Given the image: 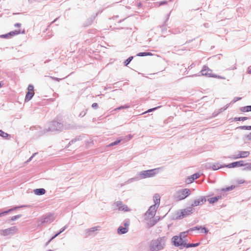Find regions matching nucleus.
I'll return each mask as SVG.
<instances>
[{"label":"nucleus","instance_id":"f257e3e1","mask_svg":"<svg viewBox=\"0 0 251 251\" xmlns=\"http://www.w3.org/2000/svg\"><path fill=\"white\" fill-rule=\"evenodd\" d=\"M160 199V196L157 194H155L153 196L154 204L150 207L149 209L145 214L144 219L146 224L149 227L154 225L159 220L158 219H156V217L154 218V217L156 213V210L159 206Z\"/></svg>","mask_w":251,"mask_h":251},{"label":"nucleus","instance_id":"f03ea898","mask_svg":"<svg viewBox=\"0 0 251 251\" xmlns=\"http://www.w3.org/2000/svg\"><path fill=\"white\" fill-rule=\"evenodd\" d=\"M166 239L164 237H160L153 240L150 246L151 251H158L164 248L165 245Z\"/></svg>","mask_w":251,"mask_h":251},{"label":"nucleus","instance_id":"7ed1b4c3","mask_svg":"<svg viewBox=\"0 0 251 251\" xmlns=\"http://www.w3.org/2000/svg\"><path fill=\"white\" fill-rule=\"evenodd\" d=\"M194 211V209L192 207H188L186 209H181L176 212L174 215V218L176 219H181L187 216L190 215Z\"/></svg>","mask_w":251,"mask_h":251},{"label":"nucleus","instance_id":"20e7f679","mask_svg":"<svg viewBox=\"0 0 251 251\" xmlns=\"http://www.w3.org/2000/svg\"><path fill=\"white\" fill-rule=\"evenodd\" d=\"M159 173V168L149 170L147 171H143L140 172L138 174V178L139 179H143L148 177L154 176L155 175Z\"/></svg>","mask_w":251,"mask_h":251},{"label":"nucleus","instance_id":"39448f33","mask_svg":"<svg viewBox=\"0 0 251 251\" xmlns=\"http://www.w3.org/2000/svg\"><path fill=\"white\" fill-rule=\"evenodd\" d=\"M190 194V191L188 189H183L177 191L174 195V199L177 201H181L187 197H188Z\"/></svg>","mask_w":251,"mask_h":251},{"label":"nucleus","instance_id":"423d86ee","mask_svg":"<svg viewBox=\"0 0 251 251\" xmlns=\"http://www.w3.org/2000/svg\"><path fill=\"white\" fill-rule=\"evenodd\" d=\"M17 231L18 228L16 226H12L10 228L0 230V233L3 236H6L13 235L16 233Z\"/></svg>","mask_w":251,"mask_h":251},{"label":"nucleus","instance_id":"0eeeda50","mask_svg":"<svg viewBox=\"0 0 251 251\" xmlns=\"http://www.w3.org/2000/svg\"><path fill=\"white\" fill-rule=\"evenodd\" d=\"M172 242L174 245L176 246H182L185 247L186 242L185 240L180 236H175L172 238Z\"/></svg>","mask_w":251,"mask_h":251},{"label":"nucleus","instance_id":"6e6552de","mask_svg":"<svg viewBox=\"0 0 251 251\" xmlns=\"http://www.w3.org/2000/svg\"><path fill=\"white\" fill-rule=\"evenodd\" d=\"M201 75L209 77H218L223 78L220 76H217L212 73V71L206 66H204L201 71Z\"/></svg>","mask_w":251,"mask_h":251},{"label":"nucleus","instance_id":"1a4fd4ad","mask_svg":"<svg viewBox=\"0 0 251 251\" xmlns=\"http://www.w3.org/2000/svg\"><path fill=\"white\" fill-rule=\"evenodd\" d=\"M250 154V152L248 151H239L238 154L234 155L230 157V158L233 159H236L240 158H245L248 157Z\"/></svg>","mask_w":251,"mask_h":251},{"label":"nucleus","instance_id":"9d476101","mask_svg":"<svg viewBox=\"0 0 251 251\" xmlns=\"http://www.w3.org/2000/svg\"><path fill=\"white\" fill-rule=\"evenodd\" d=\"M113 206L120 210L124 211H128L129 209L128 207L125 204H123L121 201H117L115 202Z\"/></svg>","mask_w":251,"mask_h":251},{"label":"nucleus","instance_id":"9b49d317","mask_svg":"<svg viewBox=\"0 0 251 251\" xmlns=\"http://www.w3.org/2000/svg\"><path fill=\"white\" fill-rule=\"evenodd\" d=\"M28 92L26 95L25 100L27 101L31 100L34 94L33 86L32 85H29L28 88Z\"/></svg>","mask_w":251,"mask_h":251},{"label":"nucleus","instance_id":"f8f14e48","mask_svg":"<svg viewBox=\"0 0 251 251\" xmlns=\"http://www.w3.org/2000/svg\"><path fill=\"white\" fill-rule=\"evenodd\" d=\"M61 127L62 125L60 123L57 122H54L51 124L49 129L50 130L53 131L60 130L61 129Z\"/></svg>","mask_w":251,"mask_h":251},{"label":"nucleus","instance_id":"ddd939ff","mask_svg":"<svg viewBox=\"0 0 251 251\" xmlns=\"http://www.w3.org/2000/svg\"><path fill=\"white\" fill-rule=\"evenodd\" d=\"M55 219V216L53 214H49L47 215L43 220L42 223H51Z\"/></svg>","mask_w":251,"mask_h":251},{"label":"nucleus","instance_id":"4468645a","mask_svg":"<svg viewBox=\"0 0 251 251\" xmlns=\"http://www.w3.org/2000/svg\"><path fill=\"white\" fill-rule=\"evenodd\" d=\"M206 200L203 197H201L198 200H195L193 203L192 204V206H197L200 205H201L203 204Z\"/></svg>","mask_w":251,"mask_h":251},{"label":"nucleus","instance_id":"2eb2a0df","mask_svg":"<svg viewBox=\"0 0 251 251\" xmlns=\"http://www.w3.org/2000/svg\"><path fill=\"white\" fill-rule=\"evenodd\" d=\"M200 177L199 174H195L193 175L191 177H188L186 180V183H192L195 179L199 178Z\"/></svg>","mask_w":251,"mask_h":251},{"label":"nucleus","instance_id":"dca6fc26","mask_svg":"<svg viewBox=\"0 0 251 251\" xmlns=\"http://www.w3.org/2000/svg\"><path fill=\"white\" fill-rule=\"evenodd\" d=\"M195 229H199V228H198V226H196L194 228H190L187 231L180 233L179 236L181 237V238L183 239L187 236V233H188L189 231L195 230Z\"/></svg>","mask_w":251,"mask_h":251},{"label":"nucleus","instance_id":"f3484780","mask_svg":"<svg viewBox=\"0 0 251 251\" xmlns=\"http://www.w3.org/2000/svg\"><path fill=\"white\" fill-rule=\"evenodd\" d=\"M19 33H20L19 30H15L14 31L10 32L8 34L1 35V37H4V38H9L10 36H14L15 35L19 34Z\"/></svg>","mask_w":251,"mask_h":251},{"label":"nucleus","instance_id":"a211bd4d","mask_svg":"<svg viewBox=\"0 0 251 251\" xmlns=\"http://www.w3.org/2000/svg\"><path fill=\"white\" fill-rule=\"evenodd\" d=\"M127 227H120L118 229V232L119 234H124L127 232Z\"/></svg>","mask_w":251,"mask_h":251},{"label":"nucleus","instance_id":"6ab92c4d","mask_svg":"<svg viewBox=\"0 0 251 251\" xmlns=\"http://www.w3.org/2000/svg\"><path fill=\"white\" fill-rule=\"evenodd\" d=\"M34 192L35 194L40 195L45 194V190L43 188L37 189L34 191Z\"/></svg>","mask_w":251,"mask_h":251},{"label":"nucleus","instance_id":"aec40b11","mask_svg":"<svg viewBox=\"0 0 251 251\" xmlns=\"http://www.w3.org/2000/svg\"><path fill=\"white\" fill-rule=\"evenodd\" d=\"M221 197H215L213 198H210L208 199V201L210 203H213L216 202Z\"/></svg>","mask_w":251,"mask_h":251},{"label":"nucleus","instance_id":"412c9836","mask_svg":"<svg viewBox=\"0 0 251 251\" xmlns=\"http://www.w3.org/2000/svg\"><path fill=\"white\" fill-rule=\"evenodd\" d=\"M240 111L244 112L251 111V106L242 107L240 108Z\"/></svg>","mask_w":251,"mask_h":251},{"label":"nucleus","instance_id":"4be33fe9","mask_svg":"<svg viewBox=\"0 0 251 251\" xmlns=\"http://www.w3.org/2000/svg\"><path fill=\"white\" fill-rule=\"evenodd\" d=\"M20 207H15L12 209H10L9 210H7V211H5L4 212H1V213H0V217L1 216H2L6 214H7L8 212H9L10 211H13V210H16L17 209V208H19Z\"/></svg>","mask_w":251,"mask_h":251},{"label":"nucleus","instance_id":"5701e85b","mask_svg":"<svg viewBox=\"0 0 251 251\" xmlns=\"http://www.w3.org/2000/svg\"><path fill=\"white\" fill-rule=\"evenodd\" d=\"M99 230V227H94L88 229V235H91V232Z\"/></svg>","mask_w":251,"mask_h":251},{"label":"nucleus","instance_id":"b1692460","mask_svg":"<svg viewBox=\"0 0 251 251\" xmlns=\"http://www.w3.org/2000/svg\"><path fill=\"white\" fill-rule=\"evenodd\" d=\"M235 163H236V165L237 167H241V166H245V164H244V161L242 160L235 162Z\"/></svg>","mask_w":251,"mask_h":251},{"label":"nucleus","instance_id":"393cba45","mask_svg":"<svg viewBox=\"0 0 251 251\" xmlns=\"http://www.w3.org/2000/svg\"><path fill=\"white\" fill-rule=\"evenodd\" d=\"M225 167H227L228 168H231L237 167V166L236 165L235 162H233L232 163H230L229 164H227V165H226Z\"/></svg>","mask_w":251,"mask_h":251},{"label":"nucleus","instance_id":"a878e982","mask_svg":"<svg viewBox=\"0 0 251 251\" xmlns=\"http://www.w3.org/2000/svg\"><path fill=\"white\" fill-rule=\"evenodd\" d=\"M199 245V243L190 244H187L186 243V245H185V247H186V248L195 247H197Z\"/></svg>","mask_w":251,"mask_h":251},{"label":"nucleus","instance_id":"bb28decb","mask_svg":"<svg viewBox=\"0 0 251 251\" xmlns=\"http://www.w3.org/2000/svg\"><path fill=\"white\" fill-rule=\"evenodd\" d=\"M245 165L246 168L244 169V170H251V163H246Z\"/></svg>","mask_w":251,"mask_h":251},{"label":"nucleus","instance_id":"cd10ccee","mask_svg":"<svg viewBox=\"0 0 251 251\" xmlns=\"http://www.w3.org/2000/svg\"><path fill=\"white\" fill-rule=\"evenodd\" d=\"M199 228V230H200L201 233H207L208 232V230L205 228V227H198Z\"/></svg>","mask_w":251,"mask_h":251},{"label":"nucleus","instance_id":"c85d7f7f","mask_svg":"<svg viewBox=\"0 0 251 251\" xmlns=\"http://www.w3.org/2000/svg\"><path fill=\"white\" fill-rule=\"evenodd\" d=\"M150 55H151V53L150 52H141L138 53L137 55L140 56H143Z\"/></svg>","mask_w":251,"mask_h":251},{"label":"nucleus","instance_id":"c756f323","mask_svg":"<svg viewBox=\"0 0 251 251\" xmlns=\"http://www.w3.org/2000/svg\"><path fill=\"white\" fill-rule=\"evenodd\" d=\"M65 227H64V228H62V229H61V230H60V231L58 233H57V234H55L53 237H52V238H51L49 240V241L48 242V243H49L51 240H52L53 239H54V238H55L56 236H58V235L60 233L62 232L65 230Z\"/></svg>","mask_w":251,"mask_h":251},{"label":"nucleus","instance_id":"7c9ffc66","mask_svg":"<svg viewBox=\"0 0 251 251\" xmlns=\"http://www.w3.org/2000/svg\"><path fill=\"white\" fill-rule=\"evenodd\" d=\"M235 187L234 185H231L230 187H227L226 189H223L222 191H230L233 190Z\"/></svg>","mask_w":251,"mask_h":251},{"label":"nucleus","instance_id":"2f4dec72","mask_svg":"<svg viewBox=\"0 0 251 251\" xmlns=\"http://www.w3.org/2000/svg\"><path fill=\"white\" fill-rule=\"evenodd\" d=\"M247 119V117H238V118H234V120L236 121H244V120H246Z\"/></svg>","mask_w":251,"mask_h":251},{"label":"nucleus","instance_id":"473e14b6","mask_svg":"<svg viewBox=\"0 0 251 251\" xmlns=\"http://www.w3.org/2000/svg\"><path fill=\"white\" fill-rule=\"evenodd\" d=\"M245 181L243 179H238L236 180V183L238 184H241L244 183Z\"/></svg>","mask_w":251,"mask_h":251},{"label":"nucleus","instance_id":"72a5a7b5","mask_svg":"<svg viewBox=\"0 0 251 251\" xmlns=\"http://www.w3.org/2000/svg\"><path fill=\"white\" fill-rule=\"evenodd\" d=\"M0 136L3 137H6L8 136V134L4 132L3 131L0 130Z\"/></svg>","mask_w":251,"mask_h":251},{"label":"nucleus","instance_id":"f704fd0d","mask_svg":"<svg viewBox=\"0 0 251 251\" xmlns=\"http://www.w3.org/2000/svg\"><path fill=\"white\" fill-rule=\"evenodd\" d=\"M21 216H22L21 215H18L14 216L11 218V220L15 221V220H17V219L20 218Z\"/></svg>","mask_w":251,"mask_h":251},{"label":"nucleus","instance_id":"c9c22d12","mask_svg":"<svg viewBox=\"0 0 251 251\" xmlns=\"http://www.w3.org/2000/svg\"><path fill=\"white\" fill-rule=\"evenodd\" d=\"M133 57H129L126 61H125V64L126 65H127V64H128L129 63V62L131 61V60L132 59Z\"/></svg>","mask_w":251,"mask_h":251},{"label":"nucleus","instance_id":"e433bc0d","mask_svg":"<svg viewBox=\"0 0 251 251\" xmlns=\"http://www.w3.org/2000/svg\"><path fill=\"white\" fill-rule=\"evenodd\" d=\"M239 128H240L241 129H246L248 130V126H241L238 127Z\"/></svg>","mask_w":251,"mask_h":251},{"label":"nucleus","instance_id":"4c0bfd02","mask_svg":"<svg viewBox=\"0 0 251 251\" xmlns=\"http://www.w3.org/2000/svg\"><path fill=\"white\" fill-rule=\"evenodd\" d=\"M246 138L248 139V140L251 141V132L246 136Z\"/></svg>","mask_w":251,"mask_h":251},{"label":"nucleus","instance_id":"58836bf2","mask_svg":"<svg viewBox=\"0 0 251 251\" xmlns=\"http://www.w3.org/2000/svg\"><path fill=\"white\" fill-rule=\"evenodd\" d=\"M157 107H155V108H152V109H150L149 110H148L147 111L144 112V113H147V112H151L154 110H155L156 109H157Z\"/></svg>","mask_w":251,"mask_h":251},{"label":"nucleus","instance_id":"ea45409f","mask_svg":"<svg viewBox=\"0 0 251 251\" xmlns=\"http://www.w3.org/2000/svg\"><path fill=\"white\" fill-rule=\"evenodd\" d=\"M129 224V221H127V222H126L125 223V227H127V228H128V227Z\"/></svg>","mask_w":251,"mask_h":251},{"label":"nucleus","instance_id":"a19ab883","mask_svg":"<svg viewBox=\"0 0 251 251\" xmlns=\"http://www.w3.org/2000/svg\"><path fill=\"white\" fill-rule=\"evenodd\" d=\"M126 138H127V140H129L132 138V135H129L128 136H126Z\"/></svg>","mask_w":251,"mask_h":251},{"label":"nucleus","instance_id":"79ce46f5","mask_svg":"<svg viewBox=\"0 0 251 251\" xmlns=\"http://www.w3.org/2000/svg\"><path fill=\"white\" fill-rule=\"evenodd\" d=\"M218 169V168H217L216 165H213L212 166V169L214 170H216Z\"/></svg>","mask_w":251,"mask_h":251},{"label":"nucleus","instance_id":"37998d69","mask_svg":"<svg viewBox=\"0 0 251 251\" xmlns=\"http://www.w3.org/2000/svg\"><path fill=\"white\" fill-rule=\"evenodd\" d=\"M97 105H97V103H94L92 104V107L95 108V107H97Z\"/></svg>","mask_w":251,"mask_h":251},{"label":"nucleus","instance_id":"c03bdc74","mask_svg":"<svg viewBox=\"0 0 251 251\" xmlns=\"http://www.w3.org/2000/svg\"><path fill=\"white\" fill-rule=\"evenodd\" d=\"M115 145H116V143H115V142H113L109 145V146H113Z\"/></svg>","mask_w":251,"mask_h":251},{"label":"nucleus","instance_id":"a18cd8bd","mask_svg":"<svg viewBox=\"0 0 251 251\" xmlns=\"http://www.w3.org/2000/svg\"><path fill=\"white\" fill-rule=\"evenodd\" d=\"M20 25H21L20 24H16L15 25V26H16V27H20Z\"/></svg>","mask_w":251,"mask_h":251},{"label":"nucleus","instance_id":"49530a36","mask_svg":"<svg viewBox=\"0 0 251 251\" xmlns=\"http://www.w3.org/2000/svg\"><path fill=\"white\" fill-rule=\"evenodd\" d=\"M165 3H166V1H162V2H160L159 5H161L165 4Z\"/></svg>","mask_w":251,"mask_h":251},{"label":"nucleus","instance_id":"de8ad7c7","mask_svg":"<svg viewBox=\"0 0 251 251\" xmlns=\"http://www.w3.org/2000/svg\"><path fill=\"white\" fill-rule=\"evenodd\" d=\"M51 78H52L54 80H57V81H58L59 79L58 78H56V77H51Z\"/></svg>","mask_w":251,"mask_h":251},{"label":"nucleus","instance_id":"09e8293b","mask_svg":"<svg viewBox=\"0 0 251 251\" xmlns=\"http://www.w3.org/2000/svg\"><path fill=\"white\" fill-rule=\"evenodd\" d=\"M115 143H116V145H117L118 143L120 142V140H118L115 142H114Z\"/></svg>","mask_w":251,"mask_h":251},{"label":"nucleus","instance_id":"8fccbe9b","mask_svg":"<svg viewBox=\"0 0 251 251\" xmlns=\"http://www.w3.org/2000/svg\"><path fill=\"white\" fill-rule=\"evenodd\" d=\"M248 130H251V126H248Z\"/></svg>","mask_w":251,"mask_h":251},{"label":"nucleus","instance_id":"3c124183","mask_svg":"<svg viewBox=\"0 0 251 251\" xmlns=\"http://www.w3.org/2000/svg\"><path fill=\"white\" fill-rule=\"evenodd\" d=\"M249 73H251V69L249 70Z\"/></svg>","mask_w":251,"mask_h":251},{"label":"nucleus","instance_id":"603ef678","mask_svg":"<svg viewBox=\"0 0 251 251\" xmlns=\"http://www.w3.org/2000/svg\"><path fill=\"white\" fill-rule=\"evenodd\" d=\"M240 100V98H238V99L237 100ZM234 101H235V100Z\"/></svg>","mask_w":251,"mask_h":251},{"label":"nucleus","instance_id":"864d4df0","mask_svg":"<svg viewBox=\"0 0 251 251\" xmlns=\"http://www.w3.org/2000/svg\"><path fill=\"white\" fill-rule=\"evenodd\" d=\"M52 251V250H49V251Z\"/></svg>","mask_w":251,"mask_h":251}]
</instances>
